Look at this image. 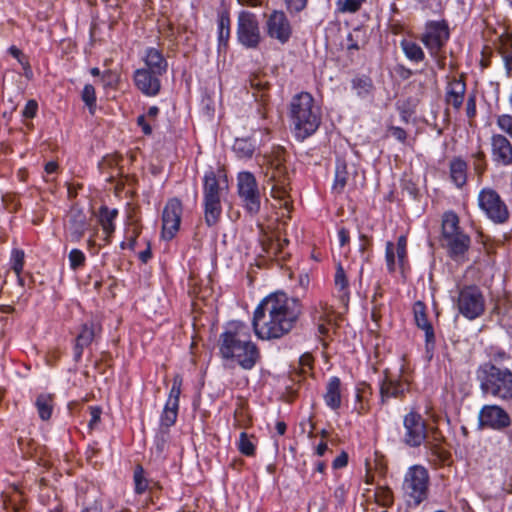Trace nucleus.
<instances>
[{
    "instance_id": "obj_33",
    "label": "nucleus",
    "mask_w": 512,
    "mask_h": 512,
    "mask_svg": "<svg viewBox=\"0 0 512 512\" xmlns=\"http://www.w3.org/2000/svg\"><path fill=\"white\" fill-rule=\"evenodd\" d=\"M39 417L42 420H48L51 417L53 410V399L51 395L41 394L37 397L35 402Z\"/></svg>"
},
{
    "instance_id": "obj_24",
    "label": "nucleus",
    "mask_w": 512,
    "mask_h": 512,
    "mask_svg": "<svg viewBox=\"0 0 512 512\" xmlns=\"http://www.w3.org/2000/svg\"><path fill=\"white\" fill-rule=\"evenodd\" d=\"M466 92V84L461 79H453L448 83L446 91V103L456 110H459L463 104Z\"/></svg>"
},
{
    "instance_id": "obj_29",
    "label": "nucleus",
    "mask_w": 512,
    "mask_h": 512,
    "mask_svg": "<svg viewBox=\"0 0 512 512\" xmlns=\"http://www.w3.org/2000/svg\"><path fill=\"white\" fill-rule=\"evenodd\" d=\"M203 190L204 199H221L222 188L213 170L205 173Z\"/></svg>"
},
{
    "instance_id": "obj_1",
    "label": "nucleus",
    "mask_w": 512,
    "mask_h": 512,
    "mask_svg": "<svg viewBox=\"0 0 512 512\" xmlns=\"http://www.w3.org/2000/svg\"><path fill=\"white\" fill-rule=\"evenodd\" d=\"M298 299L285 293H273L265 297L255 309L253 328L263 340L278 339L288 334L301 315Z\"/></svg>"
},
{
    "instance_id": "obj_26",
    "label": "nucleus",
    "mask_w": 512,
    "mask_h": 512,
    "mask_svg": "<svg viewBox=\"0 0 512 512\" xmlns=\"http://www.w3.org/2000/svg\"><path fill=\"white\" fill-rule=\"evenodd\" d=\"M341 381L338 377H332L327 383L324 400L328 407L333 410L341 406Z\"/></svg>"
},
{
    "instance_id": "obj_42",
    "label": "nucleus",
    "mask_w": 512,
    "mask_h": 512,
    "mask_svg": "<svg viewBox=\"0 0 512 512\" xmlns=\"http://www.w3.org/2000/svg\"><path fill=\"white\" fill-rule=\"evenodd\" d=\"M181 384L182 379L180 376H176L173 379V384L170 389V393L167 399V404H170L171 406L177 405L179 406V397L181 394Z\"/></svg>"
},
{
    "instance_id": "obj_53",
    "label": "nucleus",
    "mask_w": 512,
    "mask_h": 512,
    "mask_svg": "<svg viewBox=\"0 0 512 512\" xmlns=\"http://www.w3.org/2000/svg\"><path fill=\"white\" fill-rule=\"evenodd\" d=\"M37 109V102L35 100H29L22 111V115L25 118H33L36 115Z\"/></svg>"
},
{
    "instance_id": "obj_56",
    "label": "nucleus",
    "mask_w": 512,
    "mask_h": 512,
    "mask_svg": "<svg viewBox=\"0 0 512 512\" xmlns=\"http://www.w3.org/2000/svg\"><path fill=\"white\" fill-rule=\"evenodd\" d=\"M347 489L344 485L338 486L333 493V496L339 505H343L346 499Z\"/></svg>"
},
{
    "instance_id": "obj_10",
    "label": "nucleus",
    "mask_w": 512,
    "mask_h": 512,
    "mask_svg": "<svg viewBox=\"0 0 512 512\" xmlns=\"http://www.w3.org/2000/svg\"><path fill=\"white\" fill-rule=\"evenodd\" d=\"M238 194L244 207L251 215H255L259 212L261 206L260 192L257 181L252 173H239Z\"/></svg>"
},
{
    "instance_id": "obj_16",
    "label": "nucleus",
    "mask_w": 512,
    "mask_h": 512,
    "mask_svg": "<svg viewBox=\"0 0 512 512\" xmlns=\"http://www.w3.org/2000/svg\"><path fill=\"white\" fill-rule=\"evenodd\" d=\"M267 35L281 44L289 41L292 35V26L283 11H273L266 21Z\"/></svg>"
},
{
    "instance_id": "obj_17",
    "label": "nucleus",
    "mask_w": 512,
    "mask_h": 512,
    "mask_svg": "<svg viewBox=\"0 0 512 512\" xmlns=\"http://www.w3.org/2000/svg\"><path fill=\"white\" fill-rule=\"evenodd\" d=\"M449 38V31L445 24L431 22L426 26L421 41L432 56H436Z\"/></svg>"
},
{
    "instance_id": "obj_61",
    "label": "nucleus",
    "mask_w": 512,
    "mask_h": 512,
    "mask_svg": "<svg viewBox=\"0 0 512 512\" xmlns=\"http://www.w3.org/2000/svg\"><path fill=\"white\" fill-rule=\"evenodd\" d=\"M138 125L142 128L144 134L149 135L152 133L151 126L146 122V118L144 115H140L137 118Z\"/></svg>"
},
{
    "instance_id": "obj_59",
    "label": "nucleus",
    "mask_w": 512,
    "mask_h": 512,
    "mask_svg": "<svg viewBox=\"0 0 512 512\" xmlns=\"http://www.w3.org/2000/svg\"><path fill=\"white\" fill-rule=\"evenodd\" d=\"M348 463V455L347 453L345 452H342L339 456H337L333 463H332V466L334 469H340V468H343L347 465Z\"/></svg>"
},
{
    "instance_id": "obj_21",
    "label": "nucleus",
    "mask_w": 512,
    "mask_h": 512,
    "mask_svg": "<svg viewBox=\"0 0 512 512\" xmlns=\"http://www.w3.org/2000/svg\"><path fill=\"white\" fill-rule=\"evenodd\" d=\"M408 390V383L389 376L387 373L380 383L381 402L385 403L390 398H401Z\"/></svg>"
},
{
    "instance_id": "obj_41",
    "label": "nucleus",
    "mask_w": 512,
    "mask_h": 512,
    "mask_svg": "<svg viewBox=\"0 0 512 512\" xmlns=\"http://www.w3.org/2000/svg\"><path fill=\"white\" fill-rule=\"evenodd\" d=\"M11 263H12L13 271L18 276V280H19L20 284H22L23 280L20 277V274H21V272L23 270V266H24V252L22 250H19V249L13 250L12 251Z\"/></svg>"
},
{
    "instance_id": "obj_34",
    "label": "nucleus",
    "mask_w": 512,
    "mask_h": 512,
    "mask_svg": "<svg viewBox=\"0 0 512 512\" xmlns=\"http://www.w3.org/2000/svg\"><path fill=\"white\" fill-rule=\"evenodd\" d=\"M178 409L179 406L177 405L171 406L170 404H165L160 418L159 429L169 431V428L172 427L177 420Z\"/></svg>"
},
{
    "instance_id": "obj_11",
    "label": "nucleus",
    "mask_w": 512,
    "mask_h": 512,
    "mask_svg": "<svg viewBox=\"0 0 512 512\" xmlns=\"http://www.w3.org/2000/svg\"><path fill=\"white\" fill-rule=\"evenodd\" d=\"M511 425L508 412L496 404L484 405L478 413V429L503 431Z\"/></svg>"
},
{
    "instance_id": "obj_32",
    "label": "nucleus",
    "mask_w": 512,
    "mask_h": 512,
    "mask_svg": "<svg viewBox=\"0 0 512 512\" xmlns=\"http://www.w3.org/2000/svg\"><path fill=\"white\" fill-rule=\"evenodd\" d=\"M401 45V48L405 54V56L413 61V62H421L424 60V52L422 50V48L420 47V45H418L417 43L411 41V40H407V39H404L401 41L400 43Z\"/></svg>"
},
{
    "instance_id": "obj_52",
    "label": "nucleus",
    "mask_w": 512,
    "mask_h": 512,
    "mask_svg": "<svg viewBox=\"0 0 512 512\" xmlns=\"http://www.w3.org/2000/svg\"><path fill=\"white\" fill-rule=\"evenodd\" d=\"M249 82H250L251 88H253L259 92H263L268 86V82L264 81L262 78H260L257 75H253L252 77H250Z\"/></svg>"
},
{
    "instance_id": "obj_64",
    "label": "nucleus",
    "mask_w": 512,
    "mask_h": 512,
    "mask_svg": "<svg viewBox=\"0 0 512 512\" xmlns=\"http://www.w3.org/2000/svg\"><path fill=\"white\" fill-rule=\"evenodd\" d=\"M327 450H328V446H327V444H326L325 442H321V443H319V444L317 445L315 452H316V454H317L319 457H321V456H323V455L325 454V452H326Z\"/></svg>"
},
{
    "instance_id": "obj_30",
    "label": "nucleus",
    "mask_w": 512,
    "mask_h": 512,
    "mask_svg": "<svg viewBox=\"0 0 512 512\" xmlns=\"http://www.w3.org/2000/svg\"><path fill=\"white\" fill-rule=\"evenodd\" d=\"M352 174L353 171H349L347 164L343 160H337L333 189L337 192H342Z\"/></svg>"
},
{
    "instance_id": "obj_13",
    "label": "nucleus",
    "mask_w": 512,
    "mask_h": 512,
    "mask_svg": "<svg viewBox=\"0 0 512 512\" xmlns=\"http://www.w3.org/2000/svg\"><path fill=\"white\" fill-rule=\"evenodd\" d=\"M385 261L389 273H395L397 268L404 275L408 268L407 238L398 237L397 242L388 241L385 248Z\"/></svg>"
},
{
    "instance_id": "obj_19",
    "label": "nucleus",
    "mask_w": 512,
    "mask_h": 512,
    "mask_svg": "<svg viewBox=\"0 0 512 512\" xmlns=\"http://www.w3.org/2000/svg\"><path fill=\"white\" fill-rule=\"evenodd\" d=\"M160 74L148 69L140 68L134 73V81L137 88L147 96H155L160 91Z\"/></svg>"
},
{
    "instance_id": "obj_38",
    "label": "nucleus",
    "mask_w": 512,
    "mask_h": 512,
    "mask_svg": "<svg viewBox=\"0 0 512 512\" xmlns=\"http://www.w3.org/2000/svg\"><path fill=\"white\" fill-rule=\"evenodd\" d=\"M335 287L343 293V296H348V286L349 282L346 276V273L341 266V264L337 265L335 276H334Z\"/></svg>"
},
{
    "instance_id": "obj_20",
    "label": "nucleus",
    "mask_w": 512,
    "mask_h": 512,
    "mask_svg": "<svg viewBox=\"0 0 512 512\" xmlns=\"http://www.w3.org/2000/svg\"><path fill=\"white\" fill-rule=\"evenodd\" d=\"M492 159L498 165L508 166L512 164V145L510 141L500 134L491 138Z\"/></svg>"
},
{
    "instance_id": "obj_18",
    "label": "nucleus",
    "mask_w": 512,
    "mask_h": 512,
    "mask_svg": "<svg viewBox=\"0 0 512 512\" xmlns=\"http://www.w3.org/2000/svg\"><path fill=\"white\" fill-rule=\"evenodd\" d=\"M414 319L418 328L425 332V348L429 358L432 357L435 347V334L431 322L426 315V307L423 302L417 301L413 306Z\"/></svg>"
},
{
    "instance_id": "obj_35",
    "label": "nucleus",
    "mask_w": 512,
    "mask_h": 512,
    "mask_svg": "<svg viewBox=\"0 0 512 512\" xmlns=\"http://www.w3.org/2000/svg\"><path fill=\"white\" fill-rule=\"evenodd\" d=\"M233 151L239 158H250L255 151V144L248 138H237L233 144Z\"/></svg>"
},
{
    "instance_id": "obj_50",
    "label": "nucleus",
    "mask_w": 512,
    "mask_h": 512,
    "mask_svg": "<svg viewBox=\"0 0 512 512\" xmlns=\"http://www.w3.org/2000/svg\"><path fill=\"white\" fill-rule=\"evenodd\" d=\"M376 500L382 506H390L393 503V495L389 489H381L376 493Z\"/></svg>"
},
{
    "instance_id": "obj_55",
    "label": "nucleus",
    "mask_w": 512,
    "mask_h": 512,
    "mask_svg": "<svg viewBox=\"0 0 512 512\" xmlns=\"http://www.w3.org/2000/svg\"><path fill=\"white\" fill-rule=\"evenodd\" d=\"M466 115L469 119L474 118L476 115V99L474 95L469 96L467 99Z\"/></svg>"
},
{
    "instance_id": "obj_8",
    "label": "nucleus",
    "mask_w": 512,
    "mask_h": 512,
    "mask_svg": "<svg viewBox=\"0 0 512 512\" xmlns=\"http://www.w3.org/2000/svg\"><path fill=\"white\" fill-rule=\"evenodd\" d=\"M456 304L459 313L469 320L480 317L485 310V298L481 290L475 285L461 288Z\"/></svg>"
},
{
    "instance_id": "obj_14",
    "label": "nucleus",
    "mask_w": 512,
    "mask_h": 512,
    "mask_svg": "<svg viewBox=\"0 0 512 512\" xmlns=\"http://www.w3.org/2000/svg\"><path fill=\"white\" fill-rule=\"evenodd\" d=\"M403 441L410 447L420 446L427 437L426 423L422 416L416 412L408 413L403 420Z\"/></svg>"
},
{
    "instance_id": "obj_58",
    "label": "nucleus",
    "mask_w": 512,
    "mask_h": 512,
    "mask_svg": "<svg viewBox=\"0 0 512 512\" xmlns=\"http://www.w3.org/2000/svg\"><path fill=\"white\" fill-rule=\"evenodd\" d=\"M90 415L89 428L93 429L100 421L101 409L98 407H90Z\"/></svg>"
},
{
    "instance_id": "obj_4",
    "label": "nucleus",
    "mask_w": 512,
    "mask_h": 512,
    "mask_svg": "<svg viewBox=\"0 0 512 512\" xmlns=\"http://www.w3.org/2000/svg\"><path fill=\"white\" fill-rule=\"evenodd\" d=\"M290 119L295 137L304 140L314 134L321 123L320 108L308 92H301L291 99Z\"/></svg>"
},
{
    "instance_id": "obj_49",
    "label": "nucleus",
    "mask_w": 512,
    "mask_h": 512,
    "mask_svg": "<svg viewBox=\"0 0 512 512\" xmlns=\"http://www.w3.org/2000/svg\"><path fill=\"white\" fill-rule=\"evenodd\" d=\"M169 439V431L159 429L155 436V445L159 453H162Z\"/></svg>"
},
{
    "instance_id": "obj_36",
    "label": "nucleus",
    "mask_w": 512,
    "mask_h": 512,
    "mask_svg": "<svg viewBox=\"0 0 512 512\" xmlns=\"http://www.w3.org/2000/svg\"><path fill=\"white\" fill-rule=\"evenodd\" d=\"M230 37V17L227 12H223L219 15L218 19V39L220 45H226Z\"/></svg>"
},
{
    "instance_id": "obj_12",
    "label": "nucleus",
    "mask_w": 512,
    "mask_h": 512,
    "mask_svg": "<svg viewBox=\"0 0 512 512\" xmlns=\"http://www.w3.org/2000/svg\"><path fill=\"white\" fill-rule=\"evenodd\" d=\"M480 208L496 223H503L508 219V210L499 194L490 188L483 189L478 196Z\"/></svg>"
},
{
    "instance_id": "obj_37",
    "label": "nucleus",
    "mask_w": 512,
    "mask_h": 512,
    "mask_svg": "<svg viewBox=\"0 0 512 512\" xmlns=\"http://www.w3.org/2000/svg\"><path fill=\"white\" fill-rule=\"evenodd\" d=\"M353 89L356 90V93L360 97L368 96L372 89L373 84L370 78L368 77H358L352 80Z\"/></svg>"
},
{
    "instance_id": "obj_51",
    "label": "nucleus",
    "mask_w": 512,
    "mask_h": 512,
    "mask_svg": "<svg viewBox=\"0 0 512 512\" xmlns=\"http://www.w3.org/2000/svg\"><path fill=\"white\" fill-rule=\"evenodd\" d=\"M308 0H285L287 9L291 13H298L302 11L306 5Z\"/></svg>"
},
{
    "instance_id": "obj_54",
    "label": "nucleus",
    "mask_w": 512,
    "mask_h": 512,
    "mask_svg": "<svg viewBox=\"0 0 512 512\" xmlns=\"http://www.w3.org/2000/svg\"><path fill=\"white\" fill-rule=\"evenodd\" d=\"M265 250L269 254L278 255V254L282 253V244L280 241H277L276 238L270 239Z\"/></svg>"
},
{
    "instance_id": "obj_3",
    "label": "nucleus",
    "mask_w": 512,
    "mask_h": 512,
    "mask_svg": "<svg viewBox=\"0 0 512 512\" xmlns=\"http://www.w3.org/2000/svg\"><path fill=\"white\" fill-rule=\"evenodd\" d=\"M505 353L495 354L491 360L482 363L476 370V379L483 395L498 400L512 399V371L500 364Z\"/></svg>"
},
{
    "instance_id": "obj_44",
    "label": "nucleus",
    "mask_w": 512,
    "mask_h": 512,
    "mask_svg": "<svg viewBox=\"0 0 512 512\" xmlns=\"http://www.w3.org/2000/svg\"><path fill=\"white\" fill-rule=\"evenodd\" d=\"M365 0H341L338 2V10L342 13L357 12Z\"/></svg>"
},
{
    "instance_id": "obj_2",
    "label": "nucleus",
    "mask_w": 512,
    "mask_h": 512,
    "mask_svg": "<svg viewBox=\"0 0 512 512\" xmlns=\"http://www.w3.org/2000/svg\"><path fill=\"white\" fill-rule=\"evenodd\" d=\"M219 351L224 359H231L251 370L260 358L257 346L251 341L249 327L239 321L228 323L220 335Z\"/></svg>"
},
{
    "instance_id": "obj_9",
    "label": "nucleus",
    "mask_w": 512,
    "mask_h": 512,
    "mask_svg": "<svg viewBox=\"0 0 512 512\" xmlns=\"http://www.w3.org/2000/svg\"><path fill=\"white\" fill-rule=\"evenodd\" d=\"M238 41L246 48L255 49L261 42L259 23L255 14L241 11L237 22Z\"/></svg>"
},
{
    "instance_id": "obj_27",
    "label": "nucleus",
    "mask_w": 512,
    "mask_h": 512,
    "mask_svg": "<svg viewBox=\"0 0 512 512\" xmlns=\"http://www.w3.org/2000/svg\"><path fill=\"white\" fill-rule=\"evenodd\" d=\"M118 215L117 209H109L107 206H101L98 212L99 223L108 239L115 231L114 220Z\"/></svg>"
},
{
    "instance_id": "obj_5",
    "label": "nucleus",
    "mask_w": 512,
    "mask_h": 512,
    "mask_svg": "<svg viewBox=\"0 0 512 512\" xmlns=\"http://www.w3.org/2000/svg\"><path fill=\"white\" fill-rule=\"evenodd\" d=\"M284 149L277 147L269 155L265 156L266 170L264 172L266 183L271 186V196L281 202L288 209L289 200V175L284 165Z\"/></svg>"
},
{
    "instance_id": "obj_45",
    "label": "nucleus",
    "mask_w": 512,
    "mask_h": 512,
    "mask_svg": "<svg viewBox=\"0 0 512 512\" xmlns=\"http://www.w3.org/2000/svg\"><path fill=\"white\" fill-rule=\"evenodd\" d=\"M70 268L77 270L85 263V254L79 249H72L68 255Z\"/></svg>"
},
{
    "instance_id": "obj_47",
    "label": "nucleus",
    "mask_w": 512,
    "mask_h": 512,
    "mask_svg": "<svg viewBox=\"0 0 512 512\" xmlns=\"http://www.w3.org/2000/svg\"><path fill=\"white\" fill-rule=\"evenodd\" d=\"M473 168L478 176H482L486 169L485 154L482 150H478L473 154Z\"/></svg>"
},
{
    "instance_id": "obj_57",
    "label": "nucleus",
    "mask_w": 512,
    "mask_h": 512,
    "mask_svg": "<svg viewBox=\"0 0 512 512\" xmlns=\"http://www.w3.org/2000/svg\"><path fill=\"white\" fill-rule=\"evenodd\" d=\"M389 132L392 137L397 139L400 142H404L406 140L407 134L406 131L401 127L392 126L389 128Z\"/></svg>"
},
{
    "instance_id": "obj_31",
    "label": "nucleus",
    "mask_w": 512,
    "mask_h": 512,
    "mask_svg": "<svg viewBox=\"0 0 512 512\" xmlns=\"http://www.w3.org/2000/svg\"><path fill=\"white\" fill-rule=\"evenodd\" d=\"M467 164L464 160L456 158L450 163V176L457 187H462L467 180Z\"/></svg>"
},
{
    "instance_id": "obj_60",
    "label": "nucleus",
    "mask_w": 512,
    "mask_h": 512,
    "mask_svg": "<svg viewBox=\"0 0 512 512\" xmlns=\"http://www.w3.org/2000/svg\"><path fill=\"white\" fill-rule=\"evenodd\" d=\"M82 512H102V503L99 500H94L85 506Z\"/></svg>"
},
{
    "instance_id": "obj_48",
    "label": "nucleus",
    "mask_w": 512,
    "mask_h": 512,
    "mask_svg": "<svg viewBox=\"0 0 512 512\" xmlns=\"http://www.w3.org/2000/svg\"><path fill=\"white\" fill-rule=\"evenodd\" d=\"M498 127L512 138V116L504 114L497 119Z\"/></svg>"
},
{
    "instance_id": "obj_28",
    "label": "nucleus",
    "mask_w": 512,
    "mask_h": 512,
    "mask_svg": "<svg viewBox=\"0 0 512 512\" xmlns=\"http://www.w3.org/2000/svg\"><path fill=\"white\" fill-rule=\"evenodd\" d=\"M222 213L221 199H204V219L208 226L218 223Z\"/></svg>"
},
{
    "instance_id": "obj_62",
    "label": "nucleus",
    "mask_w": 512,
    "mask_h": 512,
    "mask_svg": "<svg viewBox=\"0 0 512 512\" xmlns=\"http://www.w3.org/2000/svg\"><path fill=\"white\" fill-rule=\"evenodd\" d=\"M503 59L505 62V67L508 73H510L512 71V48L510 50H506L503 53Z\"/></svg>"
},
{
    "instance_id": "obj_7",
    "label": "nucleus",
    "mask_w": 512,
    "mask_h": 512,
    "mask_svg": "<svg viewBox=\"0 0 512 512\" xmlns=\"http://www.w3.org/2000/svg\"><path fill=\"white\" fill-rule=\"evenodd\" d=\"M403 495L409 506H418L428 497L429 474L426 468L414 465L405 474Z\"/></svg>"
},
{
    "instance_id": "obj_46",
    "label": "nucleus",
    "mask_w": 512,
    "mask_h": 512,
    "mask_svg": "<svg viewBox=\"0 0 512 512\" xmlns=\"http://www.w3.org/2000/svg\"><path fill=\"white\" fill-rule=\"evenodd\" d=\"M82 99L89 107L90 112L93 113V109L96 104L95 89L91 84H86L82 91Z\"/></svg>"
},
{
    "instance_id": "obj_40",
    "label": "nucleus",
    "mask_w": 512,
    "mask_h": 512,
    "mask_svg": "<svg viewBox=\"0 0 512 512\" xmlns=\"http://www.w3.org/2000/svg\"><path fill=\"white\" fill-rule=\"evenodd\" d=\"M425 447L431 451L433 455H435L438 460L442 463L446 462L450 458V453L444 449L436 440L430 441L427 440L425 443Z\"/></svg>"
},
{
    "instance_id": "obj_39",
    "label": "nucleus",
    "mask_w": 512,
    "mask_h": 512,
    "mask_svg": "<svg viewBox=\"0 0 512 512\" xmlns=\"http://www.w3.org/2000/svg\"><path fill=\"white\" fill-rule=\"evenodd\" d=\"M252 438L253 436H249L246 432H241L240 434L238 449L246 456H253L255 454V445L251 440Z\"/></svg>"
},
{
    "instance_id": "obj_25",
    "label": "nucleus",
    "mask_w": 512,
    "mask_h": 512,
    "mask_svg": "<svg viewBox=\"0 0 512 512\" xmlns=\"http://www.w3.org/2000/svg\"><path fill=\"white\" fill-rule=\"evenodd\" d=\"M144 62L149 71H153L156 74L162 75L167 70V61L156 48H148L145 51Z\"/></svg>"
},
{
    "instance_id": "obj_23",
    "label": "nucleus",
    "mask_w": 512,
    "mask_h": 512,
    "mask_svg": "<svg viewBox=\"0 0 512 512\" xmlns=\"http://www.w3.org/2000/svg\"><path fill=\"white\" fill-rule=\"evenodd\" d=\"M96 329L97 324L94 321H88L82 325L74 347V358L76 361L81 358L83 349L92 343L96 335Z\"/></svg>"
},
{
    "instance_id": "obj_6",
    "label": "nucleus",
    "mask_w": 512,
    "mask_h": 512,
    "mask_svg": "<svg viewBox=\"0 0 512 512\" xmlns=\"http://www.w3.org/2000/svg\"><path fill=\"white\" fill-rule=\"evenodd\" d=\"M442 241L454 260H463L470 247V237L459 227V218L454 212H446L442 219Z\"/></svg>"
},
{
    "instance_id": "obj_15",
    "label": "nucleus",
    "mask_w": 512,
    "mask_h": 512,
    "mask_svg": "<svg viewBox=\"0 0 512 512\" xmlns=\"http://www.w3.org/2000/svg\"><path fill=\"white\" fill-rule=\"evenodd\" d=\"M182 203L177 198H172L166 203L162 213V237L171 240L180 228L182 216Z\"/></svg>"
},
{
    "instance_id": "obj_22",
    "label": "nucleus",
    "mask_w": 512,
    "mask_h": 512,
    "mask_svg": "<svg viewBox=\"0 0 512 512\" xmlns=\"http://www.w3.org/2000/svg\"><path fill=\"white\" fill-rule=\"evenodd\" d=\"M68 217L67 233L71 241L79 242L88 227L86 215L79 209H73Z\"/></svg>"
},
{
    "instance_id": "obj_43",
    "label": "nucleus",
    "mask_w": 512,
    "mask_h": 512,
    "mask_svg": "<svg viewBox=\"0 0 512 512\" xmlns=\"http://www.w3.org/2000/svg\"><path fill=\"white\" fill-rule=\"evenodd\" d=\"M134 482H135V492L137 494H142L148 487V481L144 477V471L141 466H137L134 471Z\"/></svg>"
},
{
    "instance_id": "obj_63",
    "label": "nucleus",
    "mask_w": 512,
    "mask_h": 512,
    "mask_svg": "<svg viewBox=\"0 0 512 512\" xmlns=\"http://www.w3.org/2000/svg\"><path fill=\"white\" fill-rule=\"evenodd\" d=\"M339 242L341 246L346 245L349 242V232L345 228H341L338 231Z\"/></svg>"
}]
</instances>
